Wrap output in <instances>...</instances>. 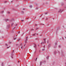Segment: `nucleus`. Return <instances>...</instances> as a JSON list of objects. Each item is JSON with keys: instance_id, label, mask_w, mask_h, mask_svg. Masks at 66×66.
Here are the masks:
<instances>
[{"instance_id": "obj_1", "label": "nucleus", "mask_w": 66, "mask_h": 66, "mask_svg": "<svg viewBox=\"0 0 66 66\" xmlns=\"http://www.w3.org/2000/svg\"><path fill=\"white\" fill-rule=\"evenodd\" d=\"M58 12L59 13H60H60H62V12H63V11H62V10L61 9H60V10H59L58 11Z\"/></svg>"}, {"instance_id": "obj_2", "label": "nucleus", "mask_w": 66, "mask_h": 66, "mask_svg": "<svg viewBox=\"0 0 66 66\" xmlns=\"http://www.w3.org/2000/svg\"><path fill=\"white\" fill-rule=\"evenodd\" d=\"M57 52H58V51H55L54 52V54H56V53H57Z\"/></svg>"}, {"instance_id": "obj_3", "label": "nucleus", "mask_w": 66, "mask_h": 66, "mask_svg": "<svg viewBox=\"0 0 66 66\" xmlns=\"http://www.w3.org/2000/svg\"><path fill=\"white\" fill-rule=\"evenodd\" d=\"M25 45H26V44H24V45L23 46H22L21 47V48H25V47H26V46H25Z\"/></svg>"}, {"instance_id": "obj_4", "label": "nucleus", "mask_w": 66, "mask_h": 66, "mask_svg": "<svg viewBox=\"0 0 66 66\" xmlns=\"http://www.w3.org/2000/svg\"><path fill=\"white\" fill-rule=\"evenodd\" d=\"M29 7H30V8H31V9L32 8V6L31 5H30L29 6Z\"/></svg>"}, {"instance_id": "obj_5", "label": "nucleus", "mask_w": 66, "mask_h": 66, "mask_svg": "<svg viewBox=\"0 0 66 66\" xmlns=\"http://www.w3.org/2000/svg\"><path fill=\"white\" fill-rule=\"evenodd\" d=\"M42 62H41L40 64V66H41V65H42Z\"/></svg>"}, {"instance_id": "obj_6", "label": "nucleus", "mask_w": 66, "mask_h": 66, "mask_svg": "<svg viewBox=\"0 0 66 66\" xmlns=\"http://www.w3.org/2000/svg\"><path fill=\"white\" fill-rule=\"evenodd\" d=\"M27 41H28V39H26L25 40V43H27Z\"/></svg>"}, {"instance_id": "obj_7", "label": "nucleus", "mask_w": 66, "mask_h": 66, "mask_svg": "<svg viewBox=\"0 0 66 66\" xmlns=\"http://www.w3.org/2000/svg\"><path fill=\"white\" fill-rule=\"evenodd\" d=\"M60 29V27H58L57 28V30H59Z\"/></svg>"}, {"instance_id": "obj_8", "label": "nucleus", "mask_w": 66, "mask_h": 66, "mask_svg": "<svg viewBox=\"0 0 66 66\" xmlns=\"http://www.w3.org/2000/svg\"><path fill=\"white\" fill-rule=\"evenodd\" d=\"M61 5H62V6H63V5H64V4L63 3H61Z\"/></svg>"}, {"instance_id": "obj_9", "label": "nucleus", "mask_w": 66, "mask_h": 66, "mask_svg": "<svg viewBox=\"0 0 66 66\" xmlns=\"http://www.w3.org/2000/svg\"><path fill=\"white\" fill-rule=\"evenodd\" d=\"M8 20H9L8 19H5V21L6 22H7V21H8Z\"/></svg>"}, {"instance_id": "obj_10", "label": "nucleus", "mask_w": 66, "mask_h": 66, "mask_svg": "<svg viewBox=\"0 0 66 66\" xmlns=\"http://www.w3.org/2000/svg\"><path fill=\"white\" fill-rule=\"evenodd\" d=\"M47 14L48 13H47V12L44 13V14H45V15H47Z\"/></svg>"}, {"instance_id": "obj_11", "label": "nucleus", "mask_w": 66, "mask_h": 66, "mask_svg": "<svg viewBox=\"0 0 66 66\" xmlns=\"http://www.w3.org/2000/svg\"><path fill=\"white\" fill-rule=\"evenodd\" d=\"M55 45L56 46V45H57V43H56V42H55Z\"/></svg>"}, {"instance_id": "obj_12", "label": "nucleus", "mask_w": 66, "mask_h": 66, "mask_svg": "<svg viewBox=\"0 0 66 66\" xmlns=\"http://www.w3.org/2000/svg\"><path fill=\"white\" fill-rule=\"evenodd\" d=\"M54 48H55L56 47V45H55L54 46Z\"/></svg>"}, {"instance_id": "obj_13", "label": "nucleus", "mask_w": 66, "mask_h": 66, "mask_svg": "<svg viewBox=\"0 0 66 66\" xmlns=\"http://www.w3.org/2000/svg\"><path fill=\"white\" fill-rule=\"evenodd\" d=\"M13 25H14V23H12L11 24V27H13Z\"/></svg>"}, {"instance_id": "obj_14", "label": "nucleus", "mask_w": 66, "mask_h": 66, "mask_svg": "<svg viewBox=\"0 0 66 66\" xmlns=\"http://www.w3.org/2000/svg\"><path fill=\"white\" fill-rule=\"evenodd\" d=\"M16 46L17 47H19V45H18V44H16Z\"/></svg>"}, {"instance_id": "obj_15", "label": "nucleus", "mask_w": 66, "mask_h": 66, "mask_svg": "<svg viewBox=\"0 0 66 66\" xmlns=\"http://www.w3.org/2000/svg\"><path fill=\"white\" fill-rule=\"evenodd\" d=\"M46 59H49V56H47V57H46Z\"/></svg>"}, {"instance_id": "obj_16", "label": "nucleus", "mask_w": 66, "mask_h": 66, "mask_svg": "<svg viewBox=\"0 0 66 66\" xmlns=\"http://www.w3.org/2000/svg\"><path fill=\"white\" fill-rule=\"evenodd\" d=\"M44 48V49H42V51H45V48Z\"/></svg>"}, {"instance_id": "obj_17", "label": "nucleus", "mask_w": 66, "mask_h": 66, "mask_svg": "<svg viewBox=\"0 0 66 66\" xmlns=\"http://www.w3.org/2000/svg\"><path fill=\"white\" fill-rule=\"evenodd\" d=\"M2 66H4V65H3V63H2Z\"/></svg>"}, {"instance_id": "obj_18", "label": "nucleus", "mask_w": 66, "mask_h": 66, "mask_svg": "<svg viewBox=\"0 0 66 66\" xmlns=\"http://www.w3.org/2000/svg\"><path fill=\"white\" fill-rule=\"evenodd\" d=\"M39 29V28L38 27H37L36 28V30H37Z\"/></svg>"}, {"instance_id": "obj_19", "label": "nucleus", "mask_w": 66, "mask_h": 66, "mask_svg": "<svg viewBox=\"0 0 66 66\" xmlns=\"http://www.w3.org/2000/svg\"><path fill=\"white\" fill-rule=\"evenodd\" d=\"M43 44H44V42H42V43H41V45H43Z\"/></svg>"}, {"instance_id": "obj_20", "label": "nucleus", "mask_w": 66, "mask_h": 66, "mask_svg": "<svg viewBox=\"0 0 66 66\" xmlns=\"http://www.w3.org/2000/svg\"><path fill=\"white\" fill-rule=\"evenodd\" d=\"M51 45L50 44H49L48 46L49 47H50V46H51Z\"/></svg>"}, {"instance_id": "obj_21", "label": "nucleus", "mask_w": 66, "mask_h": 66, "mask_svg": "<svg viewBox=\"0 0 66 66\" xmlns=\"http://www.w3.org/2000/svg\"><path fill=\"white\" fill-rule=\"evenodd\" d=\"M4 11H2L1 12V13H2V14H3V13H4Z\"/></svg>"}, {"instance_id": "obj_22", "label": "nucleus", "mask_w": 66, "mask_h": 66, "mask_svg": "<svg viewBox=\"0 0 66 66\" xmlns=\"http://www.w3.org/2000/svg\"><path fill=\"white\" fill-rule=\"evenodd\" d=\"M36 44H35V46H34L35 48H36Z\"/></svg>"}, {"instance_id": "obj_23", "label": "nucleus", "mask_w": 66, "mask_h": 66, "mask_svg": "<svg viewBox=\"0 0 66 66\" xmlns=\"http://www.w3.org/2000/svg\"><path fill=\"white\" fill-rule=\"evenodd\" d=\"M61 56H63V57L64 56V55H63V53H62L61 54Z\"/></svg>"}, {"instance_id": "obj_24", "label": "nucleus", "mask_w": 66, "mask_h": 66, "mask_svg": "<svg viewBox=\"0 0 66 66\" xmlns=\"http://www.w3.org/2000/svg\"><path fill=\"white\" fill-rule=\"evenodd\" d=\"M35 34H33V35H33V36H35Z\"/></svg>"}, {"instance_id": "obj_25", "label": "nucleus", "mask_w": 66, "mask_h": 66, "mask_svg": "<svg viewBox=\"0 0 66 66\" xmlns=\"http://www.w3.org/2000/svg\"><path fill=\"white\" fill-rule=\"evenodd\" d=\"M43 62L44 63H45L46 62V61H43Z\"/></svg>"}, {"instance_id": "obj_26", "label": "nucleus", "mask_w": 66, "mask_h": 66, "mask_svg": "<svg viewBox=\"0 0 66 66\" xmlns=\"http://www.w3.org/2000/svg\"><path fill=\"white\" fill-rule=\"evenodd\" d=\"M44 40L45 43H46V41H45V40H46V39H44Z\"/></svg>"}, {"instance_id": "obj_27", "label": "nucleus", "mask_w": 66, "mask_h": 66, "mask_svg": "<svg viewBox=\"0 0 66 66\" xmlns=\"http://www.w3.org/2000/svg\"><path fill=\"white\" fill-rule=\"evenodd\" d=\"M20 39H19L18 40V42H19V40Z\"/></svg>"}, {"instance_id": "obj_28", "label": "nucleus", "mask_w": 66, "mask_h": 66, "mask_svg": "<svg viewBox=\"0 0 66 66\" xmlns=\"http://www.w3.org/2000/svg\"><path fill=\"white\" fill-rule=\"evenodd\" d=\"M7 13H8V14H10V12H7Z\"/></svg>"}, {"instance_id": "obj_29", "label": "nucleus", "mask_w": 66, "mask_h": 66, "mask_svg": "<svg viewBox=\"0 0 66 66\" xmlns=\"http://www.w3.org/2000/svg\"><path fill=\"white\" fill-rule=\"evenodd\" d=\"M12 20H13V21H14V20H15V19H12Z\"/></svg>"}, {"instance_id": "obj_30", "label": "nucleus", "mask_w": 66, "mask_h": 66, "mask_svg": "<svg viewBox=\"0 0 66 66\" xmlns=\"http://www.w3.org/2000/svg\"><path fill=\"white\" fill-rule=\"evenodd\" d=\"M38 9V7H36V10H37V9Z\"/></svg>"}, {"instance_id": "obj_31", "label": "nucleus", "mask_w": 66, "mask_h": 66, "mask_svg": "<svg viewBox=\"0 0 66 66\" xmlns=\"http://www.w3.org/2000/svg\"><path fill=\"white\" fill-rule=\"evenodd\" d=\"M11 43H12L11 42H9V44H11Z\"/></svg>"}, {"instance_id": "obj_32", "label": "nucleus", "mask_w": 66, "mask_h": 66, "mask_svg": "<svg viewBox=\"0 0 66 66\" xmlns=\"http://www.w3.org/2000/svg\"><path fill=\"white\" fill-rule=\"evenodd\" d=\"M24 20H21V21L23 22V21H24Z\"/></svg>"}, {"instance_id": "obj_33", "label": "nucleus", "mask_w": 66, "mask_h": 66, "mask_svg": "<svg viewBox=\"0 0 66 66\" xmlns=\"http://www.w3.org/2000/svg\"><path fill=\"white\" fill-rule=\"evenodd\" d=\"M20 33V31H19L18 32V33L19 34V33Z\"/></svg>"}, {"instance_id": "obj_34", "label": "nucleus", "mask_w": 66, "mask_h": 66, "mask_svg": "<svg viewBox=\"0 0 66 66\" xmlns=\"http://www.w3.org/2000/svg\"><path fill=\"white\" fill-rule=\"evenodd\" d=\"M35 5H37H37H38L37 4H36Z\"/></svg>"}, {"instance_id": "obj_35", "label": "nucleus", "mask_w": 66, "mask_h": 66, "mask_svg": "<svg viewBox=\"0 0 66 66\" xmlns=\"http://www.w3.org/2000/svg\"><path fill=\"white\" fill-rule=\"evenodd\" d=\"M23 10H25V8H23Z\"/></svg>"}, {"instance_id": "obj_36", "label": "nucleus", "mask_w": 66, "mask_h": 66, "mask_svg": "<svg viewBox=\"0 0 66 66\" xmlns=\"http://www.w3.org/2000/svg\"><path fill=\"white\" fill-rule=\"evenodd\" d=\"M37 58H36V60H37Z\"/></svg>"}, {"instance_id": "obj_37", "label": "nucleus", "mask_w": 66, "mask_h": 66, "mask_svg": "<svg viewBox=\"0 0 66 66\" xmlns=\"http://www.w3.org/2000/svg\"><path fill=\"white\" fill-rule=\"evenodd\" d=\"M61 46H59V48H61Z\"/></svg>"}, {"instance_id": "obj_38", "label": "nucleus", "mask_w": 66, "mask_h": 66, "mask_svg": "<svg viewBox=\"0 0 66 66\" xmlns=\"http://www.w3.org/2000/svg\"><path fill=\"white\" fill-rule=\"evenodd\" d=\"M24 12L23 11H22V13H23Z\"/></svg>"}, {"instance_id": "obj_39", "label": "nucleus", "mask_w": 66, "mask_h": 66, "mask_svg": "<svg viewBox=\"0 0 66 66\" xmlns=\"http://www.w3.org/2000/svg\"><path fill=\"white\" fill-rule=\"evenodd\" d=\"M26 39H27V38H28V37H26Z\"/></svg>"}, {"instance_id": "obj_40", "label": "nucleus", "mask_w": 66, "mask_h": 66, "mask_svg": "<svg viewBox=\"0 0 66 66\" xmlns=\"http://www.w3.org/2000/svg\"><path fill=\"white\" fill-rule=\"evenodd\" d=\"M16 39V38H14V40H15V39Z\"/></svg>"}, {"instance_id": "obj_41", "label": "nucleus", "mask_w": 66, "mask_h": 66, "mask_svg": "<svg viewBox=\"0 0 66 66\" xmlns=\"http://www.w3.org/2000/svg\"><path fill=\"white\" fill-rule=\"evenodd\" d=\"M8 27H9V28H10V25H8Z\"/></svg>"}, {"instance_id": "obj_42", "label": "nucleus", "mask_w": 66, "mask_h": 66, "mask_svg": "<svg viewBox=\"0 0 66 66\" xmlns=\"http://www.w3.org/2000/svg\"><path fill=\"white\" fill-rule=\"evenodd\" d=\"M7 2H5V3H6Z\"/></svg>"}, {"instance_id": "obj_43", "label": "nucleus", "mask_w": 66, "mask_h": 66, "mask_svg": "<svg viewBox=\"0 0 66 66\" xmlns=\"http://www.w3.org/2000/svg\"><path fill=\"white\" fill-rule=\"evenodd\" d=\"M62 39L63 40H64V38H62Z\"/></svg>"}, {"instance_id": "obj_44", "label": "nucleus", "mask_w": 66, "mask_h": 66, "mask_svg": "<svg viewBox=\"0 0 66 66\" xmlns=\"http://www.w3.org/2000/svg\"><path fill=\"white\" fill-rule=\"evenodd\" d=\"M6 46H7V44H6Z\"/></svg>"}, {"instance_id": "obj_45", "label": "nucleus", "mask_w": 66, "mask_h": 66, "mask_svg": "<svg viewBox=\"0 0 66 66\" xmlns=\"http://www.w3.org/2000/svg\"><path fill=\"white\" fill-rule=\"evenodd\" d=\"M37 24H35V26H37Z\"/></svg>"}, {"instance_id": "obj_46", "label": "nucleus", "mask_w": 66, "mask_h": 66, "mask_svg": "<svg viewBox=\"0 0 66 66\" xmlns=\"http://www.w3.org/2000/svg\"><path fill=\"white\" fill-rule=\"evenodd\" d=\"M13 52H14V51H13Z\"/></svg>"}, {"instance_id": "obj_47", "label": "nucleus", "mask_w": 66, "mask_h": 66, "mask_svg": "<svg viewBox=\"0 0 66 66\" xmlns=\"http://www.w3.org/2000/svg\"><path fill=\"white\" fill-rule=\"evenodd\" d=\"M11 57H12V59H13V56H12Z\"/></svg>"}, {"instance_id": "obj_48", "label": "nucleus", "mask_w": 66, "mask_h": 66, "mask_svg": "<svg viewBox=\"0 0 66 66\" xmlns=\"http://www.w3.org/2000/svg\"><path fill=\"white\" fill-rule=\"evenodd\" d=\"M25 51H26V50H27V49H25Z\"/></svg>"}, {"instance_id": "obj_49", "label": "nucleus", "mask_w": 66, "mask_h": 66, "mask_svg": "<svg viewBox=\"0 0 66 66\" xmlns=\"http://www.w3.org/2000/svg\"><path fill=\"white\" fill-rule=\"evenodd\" d=\"M44 47H45V46H44Z\"/></svg>"}, {"instance_id": "obj_50", "label": "nucleus", "mask_w": 66, "mask_h": 66, "mask_svg": "<svg viewBox=\"0 0 66 66\" xmlns=\"http://www.w3.org/2000/svg\"><path fill=\"white\" fill-rule=\"evenodd\" d=\"M18 63H19V61H18Z\"/></svg>"}, {"instance_id": "obj_51", "label": "nucleus", "mask_w": 66, "mask_h": 66, "mask_svg": "<svg viewBox=\"0 0 66 66\" xmlns=\"http://www.w3.org/2000/svg\"><path fill=\"white\" fill-rule=\"evenodd\" d=\"M13 33H14V31H12Z\"/></svg>"}, {"instance_id": "obj_52", "label": "nucleus", "mask_w": 66, "mask_h": 66, "mask_svg": "<svg viewBox=\"0 0 66 66\" xmlns=\"http://www.w3.org/2000/svg\"><path fill=\"white\" fill-rule=\"evenodd\" d=\"M7 48H9V47H7Z\"/></svg>"}, {"instance_id": "obj_53", "label": "nucleus", "mask_w": 66, "mask_h": 66, "mask_svg": "<svg viewBox=\"0 0 66 66\" xmlns=\"http://www.w3.org/2000/svg\"><path fill=\"white\" fill-rule=\"evenodd\" d=\"M66 0H65V1H66Z\"/></svg>"}, {"instance_id": "obj_54", "label": "nucleus", "mask_w": 66, "mask_h": 66, "mask_svg": "<svg viewBox=\"0 0 66 66\" xmlns=\"http://www.w3.org/2000/svg\"><path fill=\"white\" fill-rule=\"evenodd\" d=\"M43 24V25H44V24Z\"/></svg>"}, {"instance_id": "obj_55", "label": "nucleus", "mask_w": 66, "mask_h": 66, "mask_svg": "<svg viewBox=\"0 0 66 66\" xmlns=\"http://www.w3.org/2000/svg\"><path fill=\"white\" fill-rule=\"evenodd\" d=\"M24 48H23V49H24Z\"/></svg>"}, {"instance_id": "obj_56", "label": "nucleus", "mask_w": 66, "mask_h": 66, "mask_svg": "<svg viewBox=\"0 0 66 66\" xmlns=\"http://www.w3.org/2000/svg\"><path fill=\"white\" fill-rule=\"evenodd\" d=\"M32 66H33V65H32Z\"/></svg>"}]
</instances>
